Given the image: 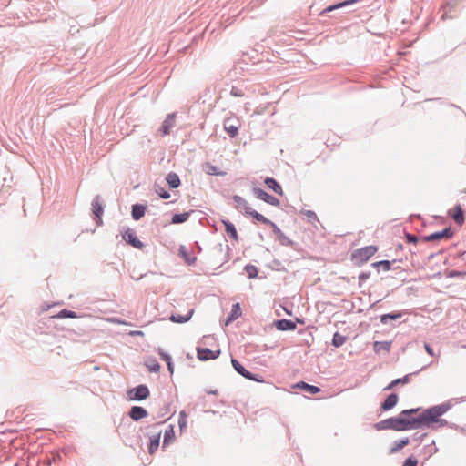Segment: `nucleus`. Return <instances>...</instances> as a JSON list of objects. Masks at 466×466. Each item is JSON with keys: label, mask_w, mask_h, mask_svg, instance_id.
I'll return each mask as SVG.
<instances>
[{"label": "nucleus", "mask_w": 466, "mask_h": 466, "mask_svg": "<svg viewBox=\"0 0 466 466\" xmlns=\"http://www.w3.org/2000/svg\"><path fill=\"white\" fill-rule=\"evenodd\" d=\"M187 416L186 411L181 410L179 412L178 422H177L180 431H183L187 427Z\"/></svg>", "instance_id": "37"}, {"label": "nucleus", "mask_w": 466, "mask_h": 466, "mask_svg": "<svg viewBox=\"0 0 466 466\" xmlns=\"http://www.w3.org/2000/svg\"><path fill=\"white\" fill-rule=\"evenodd\" d=\"M161 431L154 433L150 437V443L148 445V452L153 454L158 448L160 442Z\"/></svg>", "instance_id": "20"}, {"label": "nucleus", "mask_w": 466, "mask_h": 466, "mask_svg": "<svg viewBox=\"0 0 466 466\" xmlns=\"http://www.w3.org/2000/svg\"><path fill=\"white\" fill-rule=\"evenodd\" d=\"M92 212L97 224H101L102 215L104 213V202L99 195L96 196L92 201Z\"/></svg>", "instance_id": "7"}, {"label": "nucleus", "mask_w": 466, "mask_h": 466, "mask_svg": "<svg viewBox=\"0 0 466 466\" xmlns=\"http://www.w3.org/2000/svg\"><path fill=\"white\" fill-rule=\"evenodd\" d=\"M410 441L408 437L402 438L394 442L393 446L390 449V453H396L400 450L403 449L405 446L409 444Z\"/></svg>", "instance_id": "30"}, {"label": "nucleus", "mask_w": 466, "mask_h": 466, "mask_svg": "<svg viewBox=\"0 0 466 466\" xmlns=\"http://www.w3.org/2000/svg\"><path fill=\"white\" fill-rule=\"evenodd\" d=\"M128 415L133 420L137 421L147 417L148 413L147 410L141 406H132Z\"/></svg>", "instance_id": "10"}, {"label": "nucleus", "mask_w": 466, "mask_h": 466, "mask_svg": "<svg viewBox=\"0 0 466 466\" xmlns=\"http://www.w3.org/2000/svg\"><path fill=\"white\" fill-rule=\"evenodd\" d=\"M401 312H391L380 315V322L384 325L388 324L390 320H398L402 317Z\"/></svg>", "instance_id": "23"}, {"label": "nucleus", "mask_w": 466, "mask_h": 466, "mask_svg": "<svg viewBox=\"0 0 466 466\" xmlns=\"http://www.w3.org/2000/svg\"><path fill=\"white\" fill-rule=\"evenodd\" d=\"M77 317L76 312L64 309L59 311V313L56 315V318L58 319H66V318H71L75 319Z\"/></svg>", "instance_id": "35"}, {"label": "nucleus", "mask_w": 466, "mask_h": 466, "mask_svg": "<svg viewBox=\"0 0 466 466\" xmlns=\"http://www.w3.org/2000/svg\"><path fill=\"white\" fill-rule=\"evenodd\" d=\"M155 191L160 198L164 199H167L170 198V194L167 193L163 187H161L157 184L155 185Z\"/></svg>", "instance_id": "40"}, {"label": "nucleus", "mask_w": 466, "mask_h": 466, "mask_svg": "<svg viewBox=\"0 0 466 466\" xmlns=\"http://www.w3.org/2000/svg\"><path fill=\"white\" fill-rule=\"evenodd\" d=\"M424 349L429 355L434 356L433 350L429 343H424Z\"/></svg>", "instance_id": "48"}, {"label": "nucleus", "mask_w": 466, "mask_h": 466, "mask_svg": "<svg viewBox=\"0 0 466 466\" xmlns=\"http://www.w3.org/2000/svg\"><path fill=\"white\" fill-rule=\"evenodd\" d=\"M204 170L208 175L210 176H225L226 173L219 170V168L210 163H206L204 165Z\"/></svg>", "instance_id": "25"}, {"label": "nucleus", "mask_w": 466, "mask_h": 466, "mask_svg": "<svg viewBox=\"0 0 466 466\" xmlns=\"http://www.w3.org/2000/svg\"><path fill=\"white\" fill-rule=\"evenodd\" d=\"M128 398L132 400L141 401L149 397L150 391L147 385L140 384L127 392Z\"/></svg>", "instance_id": "6"}, {"label": "nucleus", "mask_w": 466, "mask_h": 466, "mask_svg": "<svg viewBox=\"0 0 466 466\" xmlns=\"http://www.w3.org/2000/svg\"><path fill=\"white\" fill-rule=\"evenodd\" d=\"M391 348V341H375L373 343V350L376 353L384 352L385 354L390 353Z\"/></svg>", "instance_id": "17"}, {"label": "nucleus", "mask_w": 466, "mask_h": 466, "mask_svg": "<svg viewBox=\"0 0 466 466\" xmlns=\"http://www.w3.org/2000/svg\"><path fill=\"white\" fill-rule=\"evenodd\" d=\"M241 314H242V311H241L239 303L233 304L232 308H231V311H230L229 315L228 316V318L225 321V324L228 325L232 321L238 319L241 316Z\"/></svg>", "instance_id": "16"}, {"label": "nucleus", "mask_w": 466, "mask_h": 466, "mask_svg": "<svg viewBox=\"0 0 466 466\" xmlns=\"http://www.w3.org/2000/svg\"><path fill=\"white\" fill-rule=\"evenodd\" d=\"M399 400V397L396 393H390L386 400L381 403L380 410L383 411H388L393 409Z\"/></svg>", "instance_id": "13"}, {"label": "nucleus", "mask_w": 466, "mask_h": 466, "mask_svg": "<svg viewBox=\"0 0 466 466\" xmlns=\"http://www.w3.org/2000/svg\"><path fill=\"white\" fill-rule=\"evenodd\" d=\"M231 95L236 96H239V95L238 94V92H237L236 88H232V90H231Z\"/></svg>", "instance_id": "54"}, {"label": "nucleus", "mask_w": 466, "mask_h": 466, "mask_svg": "<svg viewBox=\"0 0 466 466\" xmlns=\"http://www.w3.org/2000/svg\"><path fill=\"white\" fill-rule=\"evenodd\" d=\"M347 338L339 332H335L332 338V345L335 348L341 347L346 342Z\"/></svg>", "instance_id": "32"}, {"label": "nucleus", "mask_w": 466, "mask_h": 466, "mask_svg": "<svg viewBox=\"0 0 466 466\" xmlns=\"http://www.w3.org/2000/svg\"><path fill=\"white\" fill-rule=\"evenodd\" d=\"M229 236H230L231 238H233L234 239H236V240L238 239V235H237V234L229 235Z\"/></svg>", "instance_id": "56"}, {"label": "nucleus", "mask_w": 466, "mask_h": 466, "mask_svg": "<svg viewBox=\"0 0 466 466\" xmlns=\"http://www.w3.org/2000/svg\"><path fill=\"white\" fill-rule=\"evenodd\" d=\"M420 410V408H412L409 410H403L400 412L401 417L403 418H415L414 415L417 414Z\"/></svg>", "instance_id": "38"}, {"label": "nucleus", "mask_w": 466, "mask_h": 466, "mask_svg": "<svg viewBox=\"0 0 466 466\" xmlns=\"http://www.w3.org/2000/svg\"><path fill=\"white\" fill-rule=\"evenodd\" d=\"M426 436H427V433L419 434L418 432H416L414 434V440L422 441Z\"/></svg>", "instance_id": "49"}, {"label": "nucleus", "mask_w": 466, "mask_h": 466, "mask_svg": "<svg viewBox=\"0 0 466 466\" xmlns=\"http://www.w3.org/2000/svg\"><path fill=\"white\" fill-rule=\"evenodd\" d=\"M418 417L403 418L400 413L399 416L390 417L375 423L373 427L376 431L392 430L396 431H406L418 429Z\"/></svg>", "instance_id": "1"}, {"label": "nucleus", "mask_w": 466, "mask_h": 466, "mask_svg": "<svg viewBox=\"0 0 466 466\" xmlns=\"http://www.w3.org/2000/svg\"><path fill=\"white\" fill-rule=\"evenodd\" d=\"M158 354H159L160 358H161L164 361H166V363H167V361L172 360L171 356H170L168 353L165 352V351H164L163 350H161V349L158 350Z\"/></svg>", "instance_id": "47"}, {"label": "nucleus", "mask_w": 466, "mask_h": 466, "mask_svg": "<svg viewBox=\"0 0 466 466\" xmlns=\"http://www.w3.org/2000/svg\"><path fill=\"white\" fill-rule=\"evenodd\" d=\"M208 394H214V395H217L218 394V390H208L207 391Z\"/></svg>", "instance_id": "53"}, {"label": "nucleus", "mask_w": 466, "mask_h": 466, "mask_svg": "<svg viewBox=\"0 0 466 466\" xmlns=\"http://www.w3.org/2000/svg\"><path fill=\"white\" fill-rule=\"evenodd\" d=\"M166 180L172 188H177L180 185V179L176 173H169Z\"/></svg>", "instance_id": "31"}, {"label": "nucleus", "mask_w": 466, "mask_h": 466, "mask_svg": "<svg viewBox=\"0 0 466 466\" xmlns=\"http://www.w3.org/2000/svg\"><path fill=\"white\" fill-rule=\"evenodd\" d=\"M167 369H168V371L170 372V374H173V372H174V365H173L172 360L167 361Z\"/></svg>", "instance_id": "50"}, {"label": "nucleus", "mask_w": 466, "mask_h": 466, "mask_svg": "<svg viewBox=\"0 0 466 466\" xmlns=\"http://www.w3.org/2000/svg\"><path fill=\"white\" fill-rule=\"evenodd\" d=\"M244 270L246 271L248 279H254L258 276V268L256 266L248 264L245 266Z\"/></svg>", "instance_id": "36"}, {"label": "nucleus", "mask_w": 466, "mask_h": 466, "mask_svg": "<svg viewBox=\"0 0 466 466\" xmlns=\"http://www.w3.org/2000/svg\"><path fill=\"white\" fill-rule=\"evenodd\" d=\"M274 326L278 330L281 331L294 330L297 328L296 322L286 319L276 320Z\"/></svg>", "instance_id": "11"}, {"label": "nucleus", "mask_w": 466, "mask_h": 466, "mask_svg": "<svg viewBox=\"0 0 466 466\" xmlns=\"http://www.w3.org/2000/svg\"><path fill=\"white\" fill-rule=\"evenodd\" d=\"M248 213L249 215H251L253 218H255L258 221H261L263 223H268V220L264 216H262L261 214L258 213L255 210H252V208L249 209V212H248Z\"/></svg>", "instance_id": "42"}, {"label": "nucleus", "mask_w": 466, "mask_h": 466, "mask_svg": "<svg viewBox=\"0 0 466 466\" xmlns=\"http://www.w3.org/2000/svg\"><path fill=\"white\" fill-rule=\"evenodd\" d=\"M370 277V271H363L359 275L360 286L362 282H365Z\"/></svg>", "instance_id": "46"}, {"label": "nucleus", "mask_w": 466, "mask_h": 466, "mask_svg": "<svg viewBox=\"0 0 466 466\" xmlns=\"http://www.w3.org/2000/svg\"><path fill=\"white\" fill-rule=\"evenodd\" d=\"M418 460L412 456L407 458L402 466H417Z\"/></svg>", "instance_id": "45"}, {"label": "nucleus", "mask_w": 466, "mask_h": 466, "mask_svg": "<svg viewBox=\"0 0 466 466\" xmlns=\"http://www.w3.org/2000/svg\"><path fill=\"white\" fill-rule=\"evenodd\" d=\"M255 194L259 199L267 202L268 204H270L272 206L279 205V200L278 198L269 195L268 193H267L266 191H264L260 188L255 189Z\"/></svg>", "instance_id": "12"}, {"label": "nucleus", "mask_w": 466, "mask_h": 466, "mask_svg": "<svg viewBox=\"0 0 466 466\" xmlns=\"http://www.w3.org/2000/svg\"><path fill=\"white\" fill-rule=\"evenodd\" d=\"M147 210V206L141 204H135L132 206V218L135 220L140 219L144 217Z\"/></svg>", "instance_id": "21"}, {"label": "nucleus", "mask_w": 466, "mask_h": 466, "mask_svg": "<svg viewBox=\"0 0 466 466\" xmlns=\"http://www.w3.org/2000/svg\"><path fill=\"white\" fill-rule=\"evenodd\" d=\"M408 243L416 244L419 241H422L424 243L433 242L436 240L450 238L453 235H423L422 237L420 235H404Z\"/></svg>", "instance_id": "4"}, {"label": "nucleus", "mask_w": 466, "mask_h": 466, "mask_svg": "<svg viewBox=\"0 0 466 466\" xmlns=\"http://www.w3.org/2000/svg\"><path fill=\"white\" fill-rule=\"evenodd\" d=\"M176 125V115L174 113L168 114L162 123V126L159 129L162 136H167L170 134L171 129Z\"/></svg>", "instance_id": "9"}, {"label": "nucleus", "mask_w": 466, "mask_h": 466, "mask_svg": "<svg viewBox=\"0 0 466 466\" xmlns=\"http://www.w3.org/2000/svg\"><path fill=\"white\" fill-rule=\"evenodd\" d=\"M297 321L299 322V323H302L303 321L300 320L299 319H297Z\"/></svg>", "instance_id": "58"}, {"label": "nucleus", "mask_w": 466, "mask_h": 466, "mask_svg": "<svg viewBox=\"0 0 466 466\" xmlns=\"http://www.w3.org/2000/svg\"><path fill=\"white\" fill-rule=\"evenodd\" d=\"M449 214L458 225H462V223L464 222V214L460 205H457L454 208H452L449 211Z\"/></svg>", "instance_id": "14"}, {"label": "nucleus", "mask_w": 466, "mask_h": 466, "mask_svg": "<svg viewBox=\"0 0 466 466\" xmlns=\"http://www.w3.org/2000/svg\"><path fill=\"white\" fill-rule=\"evenodd\" d=\"M295 388L305 390L309 394H317L321 390L318 386L308 384L305 381H299L295 385Z\"/></svg>", "instance_id": "19"}, {"label": "nucleus", "mask_w": 466, "mask_h": 466, "mask_svg": "<svg viewBox=\"0 0 466 466\" xmlns=\"http://www.w3.org/2000/svg\"><path fill=\"white\" fill-rule=\"evenodd\" d=\"M175 440L174 426L169 425L164 433L163 447L167 446L171 441Z\"/></svg>", "instance_id": "24"}, {"label": "nucleus", "mask_w": 466, "mask_h": 466, "mask_svg": "<svg viewBox=\"0 0 466 466\" xmlns=\"http://www.w3.org/2000/svg\"><path fill=\"white\" fill-rule=\"evenodd\" d=\"M233 199L237 205V208L241 210H244L246 213L249 212V209H251V208L248 206V202L243 198H241L239 196H234Z\"/></svg>", "instance_id": "29"}, {"label": "nucleus", "mask_w": 466, "mask_h": 466, "mask_svg": "<svg viewBox=\"0 0 466 466\" xmlns=\"http://www.w3.org/2000/svg\"><path fill=\"white\" fill-rule=\"evenodd\" d=\"M334 8H335L334 6H331V7H329V8H328V10H329V11H330V10H332V9H334Z\"/></svg>", "instance_id": "57"}, {"label": "nucleus", "mask_w": 466, "mask_h": 466, "mask_svg": "<svg viewBox=\"0 0 466 466\" xmlns=\"http://www.w3.org/2000/svg\"><path fill=\"white\" fill-rule=\"evenodd\" d=\"M278 238L282 245L289 246L292 244V241L289 239L288 235H278Z\"/></svg>", "instance_id": "44"}, {"label": "nucleus", "mask_w": 466, "mask_h": 466, "mask_svg": "<svg viewBox=\"0 0 466 466\" xmlns=\"http://www.w3.org/2000/svg\"><path fill=\"white\" fill-rule=\"evenodd\" d=\"M410 375H411V374H407V375H405V376H404V377H402V378L396 379V380H392V381H391V382H390V384L385 388V390H390V389H392L393 387H395V386H396V385H398V384H400V383L405 384V383L409 382V380H410Z\"/></svg>", "instance_id": "34"}, {"label": "nucleus", "mask_w": 466, "mask_h": 466, "mask_svg": "<svg viewBox=\"0 0 466 466\" xmlns=\"http://www.w3.org/2000/svg\"><path fill=\"white\" fill-rule=\"evenodd\" d=\"M194 313V309H191L188 314L185 315V316H182V315H179V314H173L171 317H170V320L173 321V322H176V323H186L187 322L192 315Z\"/></svg>", "instance_id": "27"}, {"label": "nucleus", "mask_w": 466, "mask_h": 466, "mask_svg": "<svg viewBox=\"0 0 466 466\" xmlns=\"http://www.w3.org/2000/svg\"><path fill=\"white\" fill-rule=\"evenodd\" d=\"M146 366L150 372H158L160 370V364L156 359H150L146 362Z\"/></svg>", "instance_id": "33"}, {"label": "nucleus", "mask_w": 466, "mask_h": 466, "mask_svg": "<svg viewBox=\"0 0 466 466\" xmlns=\"http://www.w3.org/2000/svg\"><path fill=\"white\" fill-rule=\"evenodd\" d=\"M440 233H443V234H446V233H450L449 232V229L448 228H444L442 231H441Z\"/></svg>", "instance_id": "55"}, {"label": "nucleus", "mask_w": 466, "mask_h": 466, "mask_svg": "<svg viewBox=\"0 0 466 466\" xmlns=\"http://www.w3.org/2000/svg\"><path fill=\"white\" fill-rule=\"evenodd\" d=\"M227 233H236L235 228L232 225L226 224Z\"/></svg>", "instance_id": "51"}, {"label": "nucleus", "mask_w": 466, "mask_h": 466, "mask_svg": "<svg viewBox=\"0 0 466 466\" xmlns=\"http://www.w3.org/2000/svg\"><path fill=\"white\" fill-rule=\"evenodd\" d=\"M220 353V350H211L208 348H197V356L202 361L215 360L219 357Z\"/></svg>", "instance_id": "8"}, {"label": "nucleus", "mask_w": 466, "mask_h": 466, "mask_svg": "<svg viewBox=\"0 0 466 466\" xmlns=\"http://www.w3.org/2000/svg\"><path fill=\"white\" fill-rule=\"evenodd\" d=\"M123 240L131 246H133L136 248H142L144 244L142 241L137 238V235H121Z\"/></svg>", "instance_id": "18"}, {"label": "nucleus", "mask_w": 466, "mask_h": 466, "mask_svg": "<svg viewBox=\"0 0 466 466\" xmlns=\"http://www.w3.org/2000/svg\"><path fill=\"white\" fill-rule=\"evenodd\" d=\"M396 260L393 259L392 261L390 260H380V261H377V262H374L371 264V267L375 268L378 269V271H380V269H382L383 271H390L391 269V265L393 263H395Z\"/></svg>", "instance_id": "22"}, {"label": "nucleus", "mask_w": 466, "mask_h": 466, "mask_svg": "<svg viewBox=\"0 0 466 466\" xmlns=\"http://www.w3.org/2000/svg\"><path fill=\"white\" fill-rule=\"evenodd\" d=\"M265 184L267 185V187L268 188L272 189L275 193H277L280 196L283 195V191H282L280 185L274 178H271V177L266 178Z\"/></svg>", "instance_id": "26"}, {"label": "nucleus", "mask_w": 466, "mask_h": 466, "mask_svg": "<svg viewBox=\"0 0 466 466\" xmlns=\"http://www.w3.org/2000/svg\"><path fill=\"white\" fill-rule=\"evenodd\" d=\"M179 255L185 259V261L188 265H192L196 261V258L190 255V253L188 252L187 248L185 246H180Z\"/></svg>", "instance_id": "28"}, {"label": "nucleus", "mask_w": 466, "mask_h": 466, "mask_svg": "<svg viewBox=\"0 0 466 466\" xmlns=\"http://www.w3.org/2000/svg\"><path fill=\"white\" fill-rule=\"evenodd\" d=\"M466 275L465 271L450 270L446 273L448 278H461Z\"/></svg>", "instance_id": "43"}, {"label": "nucleus", "mask_w": 466, "mask_h": 466, "mask_svg": "<svg viewBox=\"0 0 466 466\" xmlns=\"http://www.w3.org/2000/svg\"><path fill=\"white\" fill-rule=\"evenodd\" d=\"M224 128L231 137H235L238 134L239 124L233 123L231 119L228 118L224 122Z\"/></svg>", "instance_id": "15"}, {"label": "nucleus", "mask_w": 466, "mask_h": 466, "mask_svg": "<svg viewBox=\"0 0 466 466\" xmlns=\"http://www.w3.org/2000/svg\"><path fill=\"white\" fill-rule=\"evenodd\" d=\"M450 409V403H442L425 410L418 416V429L421 426H429L431 423H437L440 427L446 426L448 424L447 420L440 419V417L446 413Z\"/></svg>", "instance_id": "2"}, {"label": "nucleus", "mask_w": 466, "mask_h": 466, "mask_svg": "<svg viewBox=\"0 0 466 466\" xmlns=\"http://www.w3.org/2000/svg\"><path fill=\"white\" fill-rule=\"evenodd\" d=\"M188 218V214L187 213H183V214H176L173 216L172 218V222L173 223H182L184 221H186Z\"/></svg>", "instance_id": "41"}, {"label": "nucleus", "mask_w": 466, "mask_h": 466, "mask_svg": "<svg viewBox=\"0 0 466 466\" xmlns=\"http://www.w3.org/2000/svg\"><path fill=\"white\" fill-rule=\"evenodd\" d=\"M231 364L234 368V370L241 376H243L245 379L249 380H254L257 382H262V377L258 374H253L248 370L245 369V367L236 359H231Z\"/></svg>", "instance_id": "5"}, {"label": "nucleus", "mask_w": 466, "mask_h": 466, "mask_svg": "<svg viewBox=\"0 0 466 466\" xmlns=\"http://www.w3.org/2000/svg\"><path fill=\"white\" fill-rule=\"evenodd\" d=\"M379 250L378 246L369 245L360 248H356L350 252V261L355 267H362L371 257Z\"/></svg>", "instance_id": "3"}, {"label": "nucleus", "mask_w": 466, "mask_h": 466, "mask_svg": "<svg viewBox=\"0 0 466 466\" xmlns=\"http://www.w3.org/2000/svg\"><path fill=\"white\" fill-rule=\"evenodd\" d=\"M302 214H304L306 216L309 222H310L312 224H314L315 222L319 223V220L317 215L315 214V212H313L311 210H306V211H302Z\"/></svg>", "instance_id": "39"}, {"label": "nucleus", "mask_w": 466, "mask_h": 466, "mask_svg": "<svg viewBox=\"0 0 466 466\" xmlns=\"http://www.w3.org/2000/svg\"><path fill=\"white\" fill-rule=\"evenodd\" d=\"M131 336H143L144 332L141 330H135L130 332Z\"/></svg>", "instance_id": "52"}]
</instances>
